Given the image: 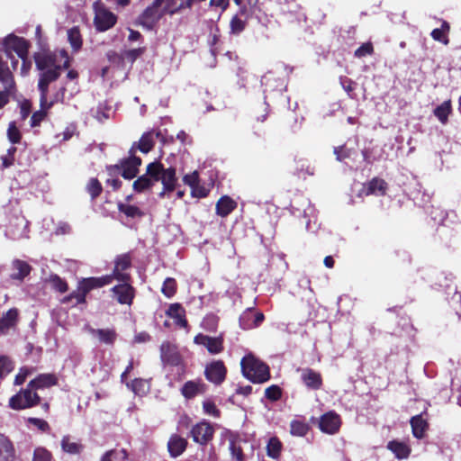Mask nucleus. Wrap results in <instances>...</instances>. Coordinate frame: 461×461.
Segmentation results:
<instances>
[{"label": "nucleus", "mask_w": 461, "mask_h": 461, "mask_svg": "<svg viewBox=\"0 0 461 461\" xmlns=\"http://www.w3.org/2000/svg\"><path fill=\"white\" fill-rule=\"evenodd\" d=\"M113 269L110 276L112 282L117 281H131V276L128 272L132 267V256L131 252L117 255L113 260Z\"/></svg>", "instance_id": "5"}, {"label": "nucleus", "mask_w": 461, "mask_h": 461, "mask_svg": "<svg viewBox=\"0 0 461 461\" xmlns=\"http://www.w3.org/2000/svg\"><path fill=\"white\" fill-rule=\"evenodd\" d=\"M209 193L210 189L205 185H200V182L196 185L193 186V188L191 189L192 196L196 198L207 197L209 195Z\"/></svg>", "instance_id": "61"}, {"label": "nucleus", "mask_w": 461, "mask_h": 461, "mask_svg": "<svg viewBox=\"0 0 461 461\" xmlns=\"http://www.w3.org/2000/svg\"><path fill=\"white\" fill-rule=\"evenodd\" d=\"M58 377L55 374H40L29 382L30 386L38 393L39 390L50 388L58 384Z\"/></svg>", "instance_id": "23"}, {"label": "nucleus", "mask_w": 461, "mask_h": 461, "mask_svg": "<svg viewBox=\"0 0 461 461\" xmlns=\"http://www.w3.org/2000/svg\"><path fill=\"white\" fill-rule=\"evenodd\" d=\"M135 153V144H132L129 150L130 156L120 160V166L122 167L121 176L124 179H133L139 174V167L141 165L142 160L140 157H137Z\"/></svg>", "instance_id": "8"}, {"label": "nucleus", "mask_w": 461, "mask_h": 461, "mask_svg": "<svg viewBox=\"0 0 461 461\" xmlns=\"http://www.w3.org/2000/svg\"><path fill=\"white\" fill-rule=\"evenodd\" d=\"M127 385L131 386L133 393L137 395L145 394L148 390L147 383L142 378H135L131 384H127Z\"/></svg>", "instance_id": "52"}, {"label": "nucleus", "mask_w": 461, "mask_h": 461, "mask_svg": "<svg viewBox=\"0 0 461 461\" xmlns=\"http://www.w3.org/2000/svg\"><path fill=\"white\" fill-rule=\"evenodd\" d=\"M387 186V183L384 179L374 177L364 185L363 192L366 195H384Z\"/></svg>", "instance_id": "25"}, {"label": "nucleus", "mask_w": 461, "mask_h": 461, "mask_svg": "<svg viewBox=\"0 0 461 461\" xmlns=\"http://www.w3.org/2000/svg\"><path fill=\"white\" fill-rule=\"evenodd\" d=\"M227 367L222 360H213L205 366L203 375L210 383L221 385L227 377Z\"/></svg>", "instance_id": "10"}, {"label": "nucleus", "mask_w": 461, "mask_h": 461, "mask_svg": "<svg viewBox=\"0 0 461 461\" xmlns=\"http://www.w3.org/2000/svg\"><path fill=\"white\" fill-rule=\"evenodd\" d=\"M87 330L93 336L97 337L101 343L110 346L114 344L118 336L114 329H94L88 327Z\"/></svg>", "instance_id": "26"}, {"label": "nucleus", "mask_w": 461, "mask_h": 461, "mask_svg": "<svg viewBox=\"0 0 461 461\" xmlns=\"http://www.w3.org/2000/svg\"><path fill=\"white\" fill-rule=\"evenodd\" d=\"M118 211L128 218H141L144 212L136 205L126 204L122 202L117 203Z\"/></svg>", "instance_id": "39"}, {"label": "nucleus", "mask_w": 461, "mask_h": 461, "mask_svg": "<svg viewBox=\"0 0 461 461\" xmlns=\"http://www.w3.org/2000/svg\"><path fill=\"white\" fill-rule=\"evenodd\" d=\"M334 154L339 161H343L351 156V149H348L345 145L335 147Z\"/></svg>", "instance_id": "62"}, {"label": "nucleus", "mask_w": 461, "mask_h": 461, "mask_svg": "<svg viewBox=\"0 0 461 461\" xmlns=\"http://www.w3.org/2000/svg\"><path fill=\"white\" fill-rule=\"evenodd\" d=\"M219 324V317L213 313L207 314L202 321V328L209 332L216 331Z\"/></svg>", "instance_id": "47"}, {"label": "nucleus", "mask_w": 461, "mask_h": 461, "mask_svg": "<svg viewBox=\"0 0 461 461\" xmlns=\"http://www.w3.org/2000/svg\"><path fill=\"white\" fill-rule=\"evenodd\" d=\"M301 372V380L303 384L310 390L318 391L323 385L321 374L310 367L299 370Z\"/></svg>", "instance_id": "17"}, {"label": "nucleus", "mask_w": 461, "mask_h": 461, "mask_svg": "<svg viewBox=\"0 0 461 461\" xmlns=\"http://www.w3.org/2000/svg\"><path fill=\"white\" fill-rule=\"evenodd\" d=\"M48 283H50L53 290L60 294H64L68 290V282L57 274H51L48 279Z\"/></svg>", "instance_id": "44"}, {"label": "nucleus", "mask_w": 461, "mask_h": 461, "mask_svg": "<svg viewBox=\"0 0 461 461\" xmlns=\"http://www.w3.org/2000/svg\"><path fill=\"white\" fill-rule=\"evenodd\" d=\"M160 359L164 366L179 367L182 372H185V364L176 345L164 341L160 345Z\"/></svg>", "instance_id": "4"}, {"label": "nucleus", "mask_w": 461, "mask_h": 461, "mask_svg": "<svg viewBox=\"0 0 461 461\" xmlns=\"http://www.w3.org/2000/svg\"><path fill=\"white\" fill-rule=\"evenodd\" d=\"M7 137L13 144L20 143L22 140L21 131L17 128L16 123L14 122H10L8 125Z\"/></svg>", "instance_id": "54"}, {"label": "nucleus", "mask_w": 461, "mask_h": 461, "mask_svg": "<svg viewBox=\"0 0 461 461\" xmlns=\"http://www.w3.org/2000/svg\"><path fill=\"white\" fill-rule=\"evenodd\" d=\"M214 432V428L210 422L202 420L192 426L190 430V437L195 443L201 446H206L210 441L212 440Z\"/></svg>", "instance_id": "9"}, {"label": "nucleus", "mask_w": 461, "mask_h": 461, "mask_svg": "<svg viewBox=\"0 0 461 461\" xmlns=\"http://www.w3.org/2000/svg\"><path fill=\"white\" fill-rule=\"evenodd\" d=\"M166 315L174 320L175 324L180 328H188L185 308L178 303H171L166 311Z\"/></svg>", "instance_id": "21"}, {"label": "nucleus", "mask_w": 461, "mask_h": 461, "mask_svg": "<svg viewBox=\"0 0 461 461\" xmlns=\"http://www.w3.org/2000/svg\"><path fill=\"white\" fill-rule=\"evenodd\" d=\"M40 403L41 396L28 383L26 388L21 389L9 399L8 406L13 410L21 411L35 407Z\"/></svg>", "instance_id": "3"}, {"label": "nucleus", "mask_w": 461, "mask_h": 461, "mask_svg": "<svg viewBox=\"0 0 461 461\" xmlns=\"http://www.w3.org/2000/svg\"><path fill=\"white\" fill-rule=\"evenodd\" d=\"M136 150L139 149L142 153H149L155 145L152 132H145L138 142H134Z\"/></svg>", "instance_id": "37"}, {"label": "nucleus", "mask_w": 461, "mask_h": 461, "mask_svg": "<svg viewBox=\"0 0 461 461\" xmlns=\"http://www.w3.org/2000/svg\"><path fill=\"white\" fill-rule=\"evenodd\" d=\"M160 181L164 186V192H173L176 189L177 183L176 168L173 167L165 168Z\"/></svg>", "instance_id": "31"}, {"label": "nucleus", "mask_w": 461, "mask_h": 461, "mask_svg": "<svg viewBox=\"0 0 461 461\" xmlns=\"http://www.w3.org/2000/svg\"><path fill=\"white\" fill-rule=\"evenodd\" d=\"M154 182L151 177H149L146 174L139 176L132 184V188L137 193H142L146 190L150 189L154 185Z\"/></svg>", "instance_id": "42"}, {"label": "nucleus", "mask_w": 461, "mask_h": 461, "mask_svg": "<svg viewBox=\"0 0 461 461\" xmlns=\"http://www.w3.org/2000/svg\"><path fill=\"white\" fill-rule=\"evenodd\" d=\"M424 414L427 415V410H425L420 414L412 416L410 420L411 433L417 439L424 438L427 431L429 429L428 420L423 418Z\"/></svg>", "instance_id": "18"}, {"label": "nucleus", "mask_w": 461, "mask_h": 461, "mask_svg": "<svg viewBox=\"0 0 461 461\" xmlns=\"http://www.w3.org/2000/svg\"><path fill=\"white\" fill-rule=\"evenodd\" d=\"M183 181L185 185H189L191 189L200 182L198 172L195 170L191 174L184 176Z\"/></svg>", "instance_id": "64"}, {"label": "nucleus", "mask_w": 461, "mask_h": 461, "mask_svg": "<svg viewBox=\"0 0 461 461\" xmlns=\"http://www.w3.org/2000/svg\"><path fill=\"white\" fill-rule=\"evenodd\" d=\"M188 445L187 439L178 434H172L167 442V450L171 457L181 456Z\"/></svg>", "instance_id": "22"}, {"label": "nucleus", "mask_w": 461, "mask_h": 461, "mask_svg": "<svg viewBox=\"0 0 461 461\" xmlns=\"http://www.w3.org/2000/svg\"><path fill=\"white\" fill-rule=\"evenodd\" d=\"M253 310L248 309L245 311L240 317V326L243 330H250L253 329Z\"/></svg>", "instance_id": "55"}, {"label": "nucleus", "mask_w": 461, "mask_h": 461, "mask_svg": "<svg viewBox=\"0 0 461 461\" xmlns=\"http://www.w3.org/2000/svg\"><path fill=\"white\" fill-rule=\"evenodd\" d=\"M50 451L43 447H38L33 451L32 461H52Z\"/></svg>", "instance_id": "53"}, {"label": "nucleus", "mask_w": 461, "mask_h": 461, "mask_svg": "<svg viewBox=\"0 0 461 461\" xmlns=\"http://www.w3.org/2000/svg\"><path fill=\"white\" fill-rule=\"evenodd\" d=\"M282 447V442L279 440L278 438H270L267 445V456L273 459H277L280 456Z\"/></svg>", "instance_id": "41"}, {"label": "nucleus", "mask_w": 461, "mask_h": 461, "mask_svg": "<svg viewBox=\"0 0 461 461\" xmlns=\"http://www.w3.org/2000/svg\"><path fill=\"white\" fill-rule=\"evenodd\" d=\"M230 441V451L231 454L232 458H235L236 461H244L245 460V455L243 453V448L241 444L246 443L247 441L243 438H241L237 434H231L229 438Z\"/></svg>", "instance_id": "29"}, {"label": "nucleus", "mask_w": 461, "mask_h": 461, "mask_svg": "<svg viewBox=\"0 0 461 461\" xmlns=\"http://www.w3.org/2000/svg\"><path fill=\"white\" fill-rule=\"evenodd\" d=\"M60 445L62 450L69 455H79L84 450V445L79 441H72L69 435L62 437Z\"/></svg>", "instance_id": "32"}, {"label": "nucleus", "mask_w": 461, "mask_h": 461, "mask_svg": "<svg viewBox=\"0 0 461 461\" xmlns=\"http://www.w3.org/2000/svg\"><path fill=\"white\" fill-rule=\"evenodd\" d=\"M61 54L65 58L63 65L57 64V55L51 52H36L33 55L36 68L40 71H46L54 68H68L69 67V58L65 51Z\"/></svg>", "instance_id": "7"}, {"label": "nucleus", "mask_w": 461, "mask_h": 461, "mask_svg": "<svg viewBox=\"0 0 461 461\" xmlns=\"http://www.w3.org/2000/svg\"><path fill=\"white\" fill-rule=\"evenodd\" d=\"M32 374L31 369H29L26 366L21 367L18 374L14 377V385H21L23 384L27 377Z\"/></svg>", "instance_id": "63"}, {"label": "nucleus", "mask_w": 461, "mask_h": 461, "mask_svg": "<svg viewBox=\"0 0 461 461\" xmlns=\"http://www.w3.org/2000/svg\"><path fill=\"white\" fill-rule=\"evenodd\" d=\"M30 42L23 37L14 34L8 35L4 41V50L7 59H13V54L15 52L23 61L22 69L26 72L25 66H31V61L28 59Z\"/></svg>", "instance_id": "2"}, {"label": "nucleus", "mask_w": 461, "mask_h": 461, "mask_svg": "<svg viewBox=\"0 0 461 461\" xmlns=\"http://www.w3.org/2000/svg\"><path fill=\"white\" fill-rule=\"evenodd\" d=\"M194 343L203 346L211 355H218L224 350V338L222 333L217 337L198 333L194 338Z\"/></svg>", "instance_id": "12"}, {"label": "nucleus", "mask_w": 461, "mask_h": 461, "mask_svg": "<svg viewBox=\"0 0 461 461\" xmlns=\"http://www.w3.org/2000/svg\"><path fill=\"white\" fill-rule=\"evenodd\" d=\"M177 291V283L173 277H167L162 285L161 293L167 298H172Z\"/></svg>", "instance_id": "46"}, {"label": "nucleus", "mask_w": 461, "mask_h": 461, "mask_svg": "<svg viewBox=\"0 0 461 461\" xmlns=\"http://www.w3.org/2000/svg\"><path fill=\"white\" fill-rule=\"evenodd\" d=\"M240 367L243 376L251 383L264 384L271 378L269 366L252 354L242 357Z\"/></svg>", "instance_id": "1"}, {"label": "nucleus", "mask_w": 461, "mask_h": 461, "mask_svg": "<svg viewBox=\"0 0 461 461\" xmlns=\"http://www.w3.org/2000/svg\"><path fill=\"white\" fill-rule=\"evenodd\" d=\"M10 81H13L12 72L0 57V82L8 83Z\"/></svg>", "instance_id": "59"}, {"label": "nucleus", "mask_w": 461, "mask_h": 461, "mask_svg": "<svg viewBox=\"0 0 461 461\" xmlns=\"http://www.w3.org/2000/svg\"><path fill=\"white\" fill-rule=\"evenodd\" d=\"M17 151L15 147H11L7 149V154L2 158V167L4 168L10 167L14 163V155Z\"/></svg>", "instance_id": "60"}, {"label": "nucleus", "mask_w": 461, "mask_h": 461, "mask_svg": "<svg viewBox=\"0 0 461 461\" xmlns=\"http://www.w3.org/2000/svg\"><path fill=\"white\" fill-rule=\"evenodd\" d=\"M207 391L208 385L201 378L186 381L180 389L182 396L186 400L203 395Z\"/></svg>", "instance_id": "16"}, {"label": "nucleus", "mask_w": 461, "mask_h": 461, "mask_svg": "<svg viewBox=\"0 0 461 461\" xmlns=\"http://www.w3.org/2000/svg\"><path fill=\"white\" fill-rule=\"evenodd\" d=\"M386 448L390 450L397 459H407L411 453V446L403 441L393 439L386 445Z\"/></svg>", "instance_id": "24"}, {"label": "nucleus", "mask_w": 461, "mask_h": 461, "mask_svg": "<svg viewBox=\"0 0 461 461\" xmlns=\"http://www.w3.org/2000/svg\"><path fill=\"white\" fill-rule=\"evenodd\" d=\"M111 288L116 301L120 304L131 305L136 294V289L131 285V281H121Z\"/></svg>", "instance_id": "14"}, {"label": "nucleus", "mask_w": 461, "mask_h": 461, "mask_svg": "<svg viewBox=\"0 0 461 461\" xmlns=\"http://www.w3.org/2000/svg\"><path fill=\"white\" fill-rule=\"evenodd\" d=\"M177 0H161V10L164 15L173 16L180 13L179 4Z\"/></svg>", "instance_id": "48"}, {"label": "nucleus", "mask_w": 461, "mask_h": 461, "mask_svg": "<svg viewBox=\"0 0 461 461\" xmlns=\"http://www.w3.org/2000/svg\"><path fill=\"white\" fill-rule=\"evenodd\" d=\"M68 40L75 52L81 50L83 45V38L78 26H73L68 31Z\"/></svg>", "instance_id": "35"}, {"label": "nucleus", "mask_w": 461, "mask_h": 461, "mask_svg": "<svg viewBox=\"0 0 461 461\" xmlns=\"http://www.w3.org/2000/svg\"><path fill=\"white\" fill-rule=\"evenodd\" d=\"M450 31V25L447 21H442L441 27L432 30L430 35L434 41L442 42L445 45L449 43L447 34Z\"/></svg>", "instance_id": "36"}, {"label": "nucleus", "mask_w": 461, "mask_h": 461, "mask_svg": "<svg viewBox=\"0 0 461 461\" xmlns=\"http://www.w3.org/2000/svg\"><path fill=\"white\" fill-rule=\"evenodd\" d=\"M19 312L16 308L8 310L0 318V335L5 334L10 329L16 326L18 321Z\"/></svg>", "instance_id": "28"}, {"label": "nucleus", "mask_w": 461, "mask_h": 461, "mask_svg": "<svg viewBox=\"0 0 461 461\" xmlns=\"http://www.w3.org/2000/svg\"><path fill=\"white\" fill-rule=\"evenodd\" d=\"M117 23V16L104 6L95 7L94 24L98 32H105Z\"/></svg>", "instance_id": "13"}, {"label": "nucleus", "mask_w": 461, "mask_h": 461, "mask_svg": "<svg viewBox=\"0 0 461 461\" xmlns=\"http://www.w3.org/2000/svg\"><path fill=\"white\" fill-rule=\"evenodd\" d=\"M247 21L248 20L246 19H241V17H239V14H235L230 22V32L236 35L242 32L246 28Z\"/></svg>", "instance_id": "49"}, {"label": "nucleus", "mask_w": 461, "mask_h": 461, "mask_svg": "<svg viewBox=\"0 0 461 461\" xmlns=\"http://www.w3.org/2000/svg\"><path fill=\"white\" fill-rule=\"evenodd\" d=\"M16 449L12 439L0 432V461H15Z\"/></svg>", "instance_id": "20"}, {"label": "nucleus", "mask_w": 461, "mask_h": 461, "mask_svg": "<svg viewBox=\"0 0 461 461\" xmlns=\"http://www.w3.org/2000/svg\"><path fill=\"white\" fill-rule=\"evenodd\" d=\"M27 423L37 428L41 432H49L50 430V424L43 419L30 417Z\"/></svg>", "instance_id": "57"}, {"label": "nucleus", "mask_w": 461, "mask_h": 461, "mask_svg": "<svg viewBox=\"0 0 461 461\" xmlns=\"http://www.w3.org/2000/svg\"><path fill=\"white\" fill-rule=\"evenodd\" d=\"M86 190L89 194L92 200H95L103 192V186L100 181L92 177L86 185Z\"/></svg>", "instance_id": "45"}, {"label": "nucleus", "mask_w": 461, "mask_h": 461, "mask_svg": "<svg viewBox=\"0 0 461 461\" xmlns=\"http://www.w3.org/2000/svg\"><path fill=\"white\" fill-rule=\"evenodd\" d=\"M86 294H83V290L79 284H77V287L75 291L70 293L68 295L64 296L60 303L62 304H69L73 303L74 306L78 304L86 303Z\"/></svg>", "instance_id": "33"}, {"label": "nucleus", "mask_w": 461, "mask_h": 461, "mask_svg": "<svg viewBox=\"0 0 461 461\" xmlns=\"http://www.w3.org/2000/svg\"><path fill=\"white\" fill-rule=\"evenodd\" d=\"M60 70L59 68L47 69L41 71L38 82V89L41 93L40 105L43 108L47 104L49 86L50 83L56 81L60 76Z\"/></svg>", "instance_id": "11"}, {"label": "nucleus", "mask_w": 461, "mask_h": 461, "mask_svg": "<svg viewBox=\"0 0 461 461\" xmlns=\"http://www.w3.org/2000/svg\"><path fill=\"white\" fill-rule=\"evenodd\" d=\"M283 390L277 384H272L265 389V397L271 402H277L282 398Z\"/></svg>", "instance_id": "51"}, {"label": "nucleus", "mask_w": 461, "mask_h": 461, "mask_svg": "<svg viewBox=\"0 0 461 461\" xmlns=\"http://www.w3.org/2000/svg\"><path fill=\"white\" fill-rule=\"evenodd\" d=\"M129 457L128 451L125 448L110 449L104 452L100 461H126Z\"/></svg>", "instance_id": "38"}, {"label": "nucleus", "mask_w": 461, "mask_h": 461, "mask_svg": "<svg viewBox=\"0 0 461 461\" xmlns=\"http://www.w3.org/2000/svg\"><path fill=\"white\" fill-rule=\"evenodd\" d=\"M451 113H452V103H451L450 99L444 101L440 105L437 106L433 110V114L438 118V120L442 124L447 123L448 117Z\"/></svg>", "instance_id": "34"}, {"label": "nucleus", "mask_w": 461, "mask_h": 461, "mask_svg": "<svg viewBox=\"0 0 461 461\" xmlns=\"http://www.w3.org/2000/svg\"><path fill=\"white\" fill-rule=\"evenodd\" d=\"M164 170V166L159 161H154L147 166L146 175L156 183L160 181Z\"/></svg>", "instance_id": "40"}, {"label": "nucleus", "mask_w": 461, "mask_h": 461, "mask_svg": "<svg viewBox=\"0 0 461 461\" xmlns=\"http://www.w3.org/2000/svg\"><path fill=\"white\" fill-rule=\"evenodd\" d=\"M341 424V418L335 411L325 412L319 420V429L321 432L329 435L337 434L340 429Z\"/></svg>", "instance_id": "15"}, {"label": "nucleus", "mask_w": 461, "mask_h": 461, "mask_svg": "<svg viewBox=\"0 0 461 461\" xmlns=\"http://www.w3.org/2000/svg\"><path fill=\"white\" fill-rule=\"evenodd\" d=\"M237 202L228 195L221 196L216 203V214L224 218L237 208Z\"/></svg>", "instance_id": "27"}, {"label": "nucleus", "mask_w": 461, "mask_h": 461, "mask_svg": "<svg viewBox=\"0 0 461 461\" xmlns=\"http://www.w3.org/2000/svg\"><path fill=\"white\" fill-rule=\"evenodd\" d=\"M310 429V426L303 420H294L290 424V432L294 436L304 437Z\"/></svg>", "instance_id": "43"}, {"label": "nucleus", "mask_w": 461, "mask_h": 461, "mask_svg": "<svg viewBox=\"0 0 461 461\" xmlns=\"http://www.w3.org/2000/svg\"><path fill=\"white\" fill-rule=\"evenodd\" d=\"M112 283V277L108 275L98 277H86L78 281V284L83 290V294H86L94 289L104 287L105 285H111Z\"/></svg>", "instance_id": "19"}, {"label": "nucleus", "mask_w": 461, "mask_h": 461, "mask_svg": "<svg viewBox=\"0 0 461 461\" xmlns=\"http://www.w3.org/2000/svg\"><path fill=\"white\" fill-rule=\"evenodd\" d=\"M203 411L205 414L211 415L214 418L221 417V411L212 400H205L203 402Z\"/></svg>", "instance_id": "56"}, {"label": "nucleus", "mask_w": 461, "mask_h": 461, "mask_svg": "<svg viewBox=\"0 0 461 461\" xmlns=\"http://www.w3.org/2000/svg\"><path fill=\"white\" fill-rule=\"evenodd\" d=\"M51 106H52V103L47 102L46 105L43 108L41 106L40 111L34 112L31 117V126L32 127L39 126L41 124V122L47 116L46 110L50 109Z\"/></svg>", "instance_id": "50"}, {"label": "nucleus", "mask_w": 461, "mask_h": 461, "mask_svg": "<svg viewBox=\"0 0 461 461\" xmlns=\"http://www.w3.org/2000/svg\"><path fill=\"white\" fill-rule=\"evenodd\" d=\"M12 267L15 272L12 273L10 277L14 280L23 281L32 271V267L27 262L21 259H14L12 263Z\"/></svg>", "instance_id": "30"}, {"label": "nucleus", "mask_w": 461, "mask_h": 461, "mask_svg": "<svg viewBox=\"0 0 461 461\" xmlns=\"http://www.w3.org/2000/svg\"><path fill=\"white\" fill-rule=\"evenodd\" d=\"M374 53V46L372 42L368 41L366 43H363L360 47H358L355 50V57L357 58H364L368 55H372Z\"/></svg>", "instance_id": "58"}, {"label": "nucleus", "mask_w": 461, "mask_h": 461, "mask_svg": "<svg viewBox=\"0 0 461 461\" xmlns=\"http://www.w3.org/2000/svg\"><path fill=\"white\" fill-rule=\"evenodd\" d=\"M164 16L161 0H153L138 17V23L148 30H152Z\"/></svg>", "instance_id": "6"}]
</instances>
